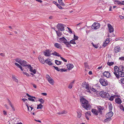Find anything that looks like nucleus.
<instances>
[{"instance_id":"45","label":"nucleus","mask_w":124,"mask_h":124,"mask_svg":"<svg viewBox=\"0 0 124 124\" xmlns=\"http://www.w3.org/2000/svg\"><path fill=\"white\" fill-rule=\"evenodd\" d=\"M50 60L49 59H46L45 60V62L46 63H47V64L49 63L50 62Z\"/></svg>"},{"instance_id":"49","label":"nucleus","mask_w":124,"mask_h":124,"mask_svg":"<svg viewBox=\"0 0 124 124\" xmlns=\"http://www.w3.org/2000/svg\"><path fill=\"white\" fill-rule=\"evenodd\" d=\"M93 46L95 48H97L98 47V46L97 44H94L92 43Z\"/></svg>"},{"instance_id":"7","label":"nucleus","mask_w":124,"mask_h":124,"mask_svg":"<svg viewBox=\"0 0 124 124\" xmlns=\"http://www.w3.org/2000/svg\"><path fill=\"white\" fill-rule=\"evenodd\" d=\"M27 63L24 60H21L20 61V64L22 66H25L27 67L28 65H27L26 64Z\"/></svg>"},{"instance_id":"43","label":"nucleus","mask_w":124,"mask_h":124,"mask_svg":"<svg viewBox=\"0 0 124 124\" xmlns=\"http://www.w3.org/2000/svg\"><path fill=\"white\" fill-rule=\"evenodd\" d=\"M12 78L16 82H18V80L15 77H13Z\"/></svg>"},{"instance_id":"18","label":"nucleus","mask_w":124,"mask_h":124,"mask_svg":"<svg viewBox=\"0 0 124 124\" xmlns=\"http://www.w3.org/2000/svg\"><path fill=\"white\" fill-rule=\"evenodd\" d=\"M68 69L69 70H71L74 67L73 65L71 64H68L67 65Z\"/></svg>"},{"instance_id":"13","label":"nucleus","mask_w":124,"mask_h":124,"mask_svg":"<svg viewBox=\"0 0 124 124\" xmlns=\"http://www.w3.org/2000/svg\"><path fill=\"white\" fill-rule=\"evenodd\" d=\"M106 92L103 91H101L99 93V95L100 96L103 98H105V95Z\"/></svg>"},{"instance_id":"60","label":"nucleus","mask_w":124,"mask_h":124,"mask_svg":"<svg viewBox=\"0 0 124 124\" xmlns=\"http://www.w3.org/2000/svg\"><path fill=\"white\" fill-rule=\"evenodd\" d=\"M23 74L27 76H29V74L25 72H23Z\"/></svg>"},{"instance_id":"1","label":"nucleus","mask_w":124,"mask_h":124,"mask_svg":"<svg viewBox=\"0 0 124 124\" xmlns=\"http://www.w3.org/2000/svg\"><path fill=\"white\" fill-rule=\"evenodd\" d=\"M80 102L81 103L82 106L83 108L87 110H89L91 108V106L89 103L88 101L84 98H81L80 100Z\"/></svg>"},{"instance_id":"9","label":"nucleus","mask_w":124,"mask_h":124,"mask_svg":"<svg viewBox=\"0 0 124 124\" xmlns=\"http://www.w3.org/2000/svg\"><path fill=\"white\" fill-rule=\"evenodd\" d=\"M103 75L104 76L107 78H109L111 76L110 73L108 71H105L103 73Z\"/></svg>"},{"instance_id":"55","label":"nucleus","mask_w":124,"mask_h":124,"mask_svg":"<svg viewBox=\"0 0 124 124\" xmlns=\"http://www.w3.org/2000/svg\"><path fill=\"white\" fill-rule=\"evenodd\" d=\"M60 58L62 60H63V61H64L65 62H67V60L65 59L64 58H63L62 57H60Z\"/></svg>"},{"instance_id":"39","label":"nucleus","mask_w":124,"mask_h":124,"mask_svg":"<svg viewBox=\"0 0 124 124\" xmlns=\"http://www.w3.org/2000/svg\"><path fill=\"white\" fill-rule=\"evenodd\" d=\"M107 64L109 66H111L114 64V62H108Z\"/></svg>"},{"instance_id":"2","label":"nucleus","mask_w":124,"mask_h":124,"mask_svg":"<svg viewBox=\"0 0 124 124\" xmlns=\"http://www.w3.org/2000/svg\"><path fill=\"white\" fill-rule=\"evenodd\" d=\"M60 40L62 41V43H64L66 46L68 47H72L71 45L69 44V42L67 41V40L64 37H63L62 38H60Z\"/></svg>"},{"instance_id":"29","label":"nucleus","mask_w":124,"mask_h":124,"mask_svg":"<svg viewBox=\"0 0 124 124\" xmlns=\"http://www.w3.org/2000/svg\"><path fill=\"white\" fill-rule=\"evenodd\" d=\"M113 108L112 105L111 103L108 104V108L109 111H111Z\"/></svg>"},{"instance_id":"64","label":"nucleus","mask_w":124,"mask_h":124,"mask_svg":"<svg viewBox=\"0 0 124 124\" xmlns=\"http://www.w3.org/2000/svg\"><path fill=\"white\" fill-rule=\"evenodd\" d=\"M85 114H86L87 115H88L91 116L90 112L89 111L87 112Z\"/></svg>"},{"instance_id":"12","label":"nucleus","mask_w":124,"mask_h":124,"mask_svg":"<svg viewBox=\"0 0 124 124\" xmlns=\"http://www.w3.org/2000/svg\"><path fill=\"white\" fill-rule=\"evenodd\" d=\"M108 27L109 31L110 33H111L113 32L114 31V29L112 26L110 24H108Z\"/></svg>"},{"instance_id":"14","label":"nucleus","mask_w":124,"mask_h":124,"mask_svg":"<svg viewBox=\"0 0 124 124\" xmlns=\"http://www.w3.org/2000/svg\"><path fill=\"white\" fill-rule=\"evenodd\" d=\"M92 112L96 116L98 115V110L94 108L92 109Z\"/></svg>"},{"instance_id":"26","label":"nucleus","mask_w":124,"mask_h":124,"mask_svg":"<svg viewBox=\"0 0 124 124\" xmlns=\"http://www.w3.org/2000/svg\"><path fill=\"white\" fill-rule=\"evenodd\" d=\"M39 58L40 62L41 63L43 64H44L45 63V61L44 59L42 58V57H40Z\"/></svg>"},{"instance_id":"28","label":"nucleus","mask_w":124,"mask_h":124,"mask_svg":"<svg viewBox=\"0 0 124 124\" xmlns=\"http://www.w3.org/2000/svg\"><path fill=\"white\" fill-rule=\"evenodd\" d=\"M52 54L54 56H56L59 57L61 56L59 54L57 53L56 51H54V53H53Z\"/></svg>"},{"instance_id":"58","label":"nucleus","mask_w":124,"mask_h":124,"mask_svg":"<svg viewBox=\"0 0 124 124\" xmlns=\"http://www.w3.org/2000/svg\"><path fill=\"white\" fill-rule=\"evenodd\" d=\"M67 28L68 29L70 32L71 33H72V31L71 29L69 27H67Z\"/></svg>"},{"instance_id":"61","label":"nucleus","mask_w":124,"mask_h":124,"mask_svg":"<svg viewBox=\"0 0 124 124\" xmlns=\"http://www.w3.org/2000/svg\"><path fill=\"white\" fill-rule=\"evenodd\" d=\"M22 100H23V101L25 102H26V101L27 102L28 101L27 99H24V98L22 99Z\"/></svg>"},{"instance_id":"59","label":"nucleus","mask_w":124,"mask_h":124,"mask_svg":"<svg viewBox=\"0 0 124 124\" xmlns=\"http://www.w3.org/2000/svg\"><path fill=\"white\" fill-rule=\"evenodd\" d=\"M10 105V106L12 108V109L14 111H15V109L14 107V106H13L12 104H11Z\"/></svg>"},{"instance_id":"47","label":"nucleus","mask_w":124,"mask_h":124,"mask_svg":"<svg viewBox=\"0 0 124 124\" xmlns=\"http://www.w3.org/2000/svg\"><path fill=\"white\" fill-rule=\"evenodd\" d=\"M16 62H18L20 64V61H21V59L19 60L18 58H16L15 59Z\"/></svg>"},{"instance_id":"40","label":"nucleus","mask_w":124,"mask_h":124,"mask_svg":"<svg viewBox=\"0 0 124 124\" xmlns=\"http://www.w3.org/2000/svg\"><path fill=\"white\" fill-rule=\"evenodd\" d=\"M119 108L120 109L122 110L123 111H124V108L122 104H120Z\"/></svg>"},{"instance_id":"31","label":"nucleus","mask_w":124,"mask_h":124,"mask_svg":"<svg viewBox=\"0 0 124 124\" xmlns=\"http://www.w3.org/2000/svg\"><path fill=\"white\" fill-rule=\"evenodd\" d=\"M35 74V75H34L32 73H31V74L33 76H34L36 78H37L39 75V74L38 73L36 72Z\"/></svg>"},{"instance_id":"8","label":"nucleus","mask_w":124,"mask_h":124,"mask_svg":"<svg viewBox=\"0 0 124 124\" xmlns=\"http://www.w3.org/2000/svg\"><path fill=\"white\" fill-rule=\"evenodd\" d=\"M44 54L45 56H49L51 55L52 54L50 53V50L49 49L46 50L45 52H44Z\"/></svg>"},{"instance_id":"52","label":"nucleus","mask_w":124,"mask_h":124,"mask_svg":"<svg viewBox=\"0 0 124 124\" xmlns=\"http://www.w3.org/2000/svg\"><path fill=\"white\" fill-rule=\"evenodd\" d=\"M25 104H26V106H27V107L28 111H30V110H29V107H30V106H28V104L27 103H25Z\"/></svg>"},{"instance_id":"19","label":"nucleus","mask_w":124,"mask_h":124,"mask_svg":"<svg viewBox=\"0 0 124 124\" xmlns=\"http://www.w3.org/2000/svg\"><path fill=\"white\" fill-rule=\"evenodd\" d=\"M115 52L116 53H117L120 51V47H116L114 48V49Z\"/></svg>"},{"instance_id":"16","label":"nucleus","mask_w":124,"mask_h":124,"mask_svg":"<svg viewBox=\"0 0 124 124\" xmlns=\"http://www.w3.org/2000/svg\"><path fill=\"white\" fill-rule=\"evenodd\" d=\"M114 74L115 75V74H117V73L119 72V70H118V67L116 66H115L114 68Z\"/></svg>"},{"instance_id":"34","label":"nucleus","mask_w":124,"mask_h":124,"mask_svg":"<svg viewBox=\"0 0 124 124\" xmlns=\"http://www.w3.org/2000/svg\"><path fill=\"white\" fill-rule=\"evenodd\" d=\"M115 2H116V3L118 4V5H124V3H122V2L118 0H116L115 1Z\"/></svg>"},{"instance_id":"48","label":"nucleus","mask_w":124,"mask_h":124,"mask_svg":"<svg viewBox=\"0 0 124 124\" xmlns=\"http://www.w3.org/2000/svg\"><path fill=\"white\" fill-rule=\"evenodd\" d=\"M114 96H111L110 97V98L108 99L111 101H112L113 100L114 98Z\"/></svg>"},{"instance_id":"4","label":"nucleus","mask_w":124,"mask_h":124,"mask_svg":"<svg viewBox=\"0 0 124 124\" xmlns=\"http://www.w3.org/2000/svg\"><path fill=\"white\" fill-rule=\"evenodd\" d=\"M100 26V24L97 23L95 22L92 25L91 28L93 30H97L98 29Z\"/></svg>"},{"instance_id":"46","label":"nucleus","mask_w":124,"mask_h":124,"mask_svg":"<svg viewBox=\"0 0 124 124\" xmlns=\"http://www.w3.org/2000/svg\"><path fill=\"white\" fill-rule=\"evenodd\" d=\"M109 43V42H106V41H105L104 43H103V46L104 47L106 46Z\"/></svg>"},{"instance_id":"51","label":"nucleus","mask_w":124,"mask_h":124,"mask_svg":"<svg viewBox=\"0 0 124 124\" xmlns=\"http://www.w3.org/2000/svg\"><path fill=\"white\" fill-rule=\"evenodd\" d=\"M28 99L29 100L32 101H35L34 99H33L32 98H31L30 97L29 98H28Z\"/></svg>"},{"instance_id":"15","label":"nucleus","mask_w":124,"mask_h":124,"mask_svg":"<svg viewBox=\"0 0 124 124\" xmlns=\"http://www.w3.org/2000/svg\"><path fill=\"white\" fill-rule=\"evenodd\" d=\"M54 46L60 49H62V47L61 45L57 43H55L54 45Z\"/></svg>"},{"instance_id":"24","label":"nucleus","mask_w":124,"mask_h":124,"mask_svg":"<svg viewBox=\"0 0 124 124\" xmlns=\"http://www.w3.org/2000/svg\"><path fill=\"white\" fill-rule=\"evenodd\" d=\"M15 65L17 66L22 71L23 70V69L22 68V66L19 64L17 63L16 62L15 63Z\"/></svg>"},{"instance_id":"11","label":"nucleus","mask_w":124,"mask_h":124,"mask_svg":"<svg viewBox=\"0 0 124 124\" xmlns=\"http://www.w3.org/2000/svg\"><path fill=\"white\" fill-rule=\"evenodd\" d=\"M113 113L112 111H110L106 114V117L111 118L113 116Z\"/></svg>"},{"instance_id":"10","label":"nucleus","mask_w":124,"mask_h":124,"mask_svg":"<svg viewBox=\"0 0 124 124\" xmlns=\"http://www.w3.org/2000/svg\"><path fill=\"white\" fill-rule=\"evenodd\" d=\"M97 108L98 113H100V114H101L102 111L103 109V108L101 106H98L97 107Z\"/></svg>"},{"instance_id":"6","label":"nucleus","mask_w":124,"mask_h":124,"mask_svg":"<svg viewBox=\"0 0 124 124\" xmlns=\"http://www.w3.org/2000/svg\"><path fill=\"white\" fill-rule=\"evenodd\" d=\"M56 27L59 30L61 31L64 30V24H58Z\"/></svg>"},{"instance_id":"44","label":"nucleus","mask_w":124,"mask_h":124,"mask_svg":"<svg viewBox=\"0 0 124 124\" xmlns=\"http://www.w3.org/2000/svg\"><path fill=\"white\" fill-rule=\"evenodd\" d=\"M53 67L54 68V69H55L57 71H60V69H59V68L58 67H55L54 66H53Z\"/></svg>"},{"instance_id":"25","label":"nucleus","mask_w":124,"mask_h":124,"mask_svg":"<svg viewBox=\"0 0 124 124\" xmlns=\"http://www.w3.org/2000/svg\"><path fill=\"white\" fill-rule=\"evenodd\" d=\"M60 30H58V31H56V33L58 37H60L62 35V34L61 32H60Z\"/></svg>"},{"instance_id":"20","label":"nucleus","mask_w":124,"mask_h":124,"mask_svg":"<svg viewBox=\"0 0 124 124\" xmlns=\"http://www.w3.org/2000/svg\"><path fill=\"white\" fill-rule=\"evenodd\" d=\"M118 68L119 71H124V67L123 66H120Z\"/></svg>"},{"instance_id":"23","label":"nucleus","mask_w":124,"mask_h":124,"mask_svg":"<svg viewBox=\"0 0 124 124\" xmlns=\"http://www.w3.org/2000/svg\"><path fill=\"white\" fill-rule=\"evenodd\" d=\"M81 110H79V111L78 110V111L77 112V113H78V118H79L81 116Z\"/></svg>"},{"instance_id":"36","label":"nucleus","mask_w":124,"mask_h":124,"mask_svg":"<svg viewBox=\"0 0 124 124\" xmlns=\"http://www.w3.org/2000/svg\"><path fill=\"white\" fill-rule=\"evenodd\" d=\"M89 85L88 84H87L86 85V86L85 87V88L86 89L88 90L87 92H90V91L89 88Z\"/></svg>"},{"instance_id":"63","label":"nucleus","mask_w":124,"mask_h":124,"mask_svg":"<svg viewBox=\"0 0 124 124\" xmlns=\"http://www.w3.org/2000/svg\"><path fill=\"white\" fill-rule=\"evenodd\" d=\"M108 58H109L108 60V62H109V61H110L111 60L110 59H111V56H110L108 57Z\"/></svg>"},{"instance_id":"32","label":"nucleus","mask_w":124,"mask_h":124,"mask_svg":"<svg viewBox=\"0 0 124 124\" xmlns=\"http://www.w3.org/2000/svg\"><path fill=\"white\" fill-rule=\"evenodd\" d=\"M58 3L63 6H65V5L64 3L62 2V0H58Z\"/></svg>"},{"instance_id":"53","label":"nucleus","mask_w":124,"mask_h":124,"mask_svg":"<svg viewBox=\"0 0 124 124\" xmlns=\"http://www.w3.org/2000/svg\"><path fill=\"white\" fill-rule=\"evenodd\" d=\"M57 7L60 9H62L63 8L59 4H57Z\"/></svg>"},{"instance_id":"27","label":"nucleus","mask_w":124,"mask_h":124,"mask_svg":"<svg viewBox=\"0 0 124 124\" xmlns=\"http://www.w3.org/2000/svg\"><path fill=\"white\" fill-rule=\"evenodd\" d=\"M74 81L75 80H74L70 83L68 87V88H69L70 89H71L72 88L73 86V85L74 83Z\"/></svg>"},{"instance_id":"17","label":"nucleus","mask_w":124,"mask_h":124,"mask_svg":"<svg viewBox=\"0 0 124 124\" xmlns=\"http://www.w3.org/2000/svg\"><path fill=\"white\" fill-rule=\"evenodd\" d=\"M115 102L116 103L118 104H121L122 102L121 99L119 98H117L115 99Z\"/></svg>"},{"instance_id":"30","label":"nucleus","mask_w":124,"mask_h":124,"mask_svg":"<svg viewBox=\"0 0 124 124\" xmlns=\"http://www.w3.org/2000/svg\"><path fill=\"white\" fill-rule=\"evenodd\" d=\"M76 44V42H75V39H73L71 40H70L69 42V44Z\"/></svg>"},{"instance_id":"50","label":"nucleus","mask_w":124,"mask_h":124,"mask_svg":"<svg viewBox=\"0 0 124 124\" xmlns=\"http://www.w3.org/2000/svg\"><path fill=\"white\" fill-rule=\"evenodd\" d=\"M74 39H75V40H77L78 39V37L76 36L75 34H74Z\"/></svg>"},{"instance_id":"21","label":"nucleus","mask_w":124,"mask_h":124,"mask_svg":"<svg viewBox=\"0 0 124 124\" xmlns=\"http://www.w3.org/2000/svg\"><path fill=\"white\" fill-rule=\"evenodd\" d=\"M48 82L51 85L53 84L54 81L50 77L48 78Z\"/></svg>"},{"instance_id":"22","label":"nucleus","mask_w":124,"mask_h":124,"mask_svg":"<svg viewBox=\"0 0 124 124\" xmlns=\"http://www.w3.org/2000/svg\"><path fill=\"white\" fill-rule=\"evenodd\" d=\"M107 118L104 119L103 121L104 123L108 122H109L111 120V118H109L108 117H106Z\"/></svg>"},{"instance_id":"5","label":"nucleus","mask_w":124,"mask_h":124,"mask_svg":"<svg viewBox=\"0 0 124 124\" xmlns=\"http://www.w3.org/2000/svg\"><path fill=\"white\" fill-rule=\"evenodd\" d=\"M124 71H119L118 74H115V76L116 78L118 79H119L120 77H124Z\"/></svg>"},{"instance_id":"54","label":"nucleus","mask_w":124,"mask_h":124,"mask_svg":"<svg viewBox=\"0 0 124 124\" xmlns=\"http://www.w3.org/2000/svg\"><path fill=\"white\" fill-rule=\"evenodd\" d=\"M120 80L122 84H124V78H121Z\"/></svg>"},{"instance_id":"56","label":"nucleus","mask_w":124,"mask_h":124,"mask_svg":"<svg viewBox=\"0 0 124 124\" xmlns=\"http://www.w3.org/2000/svg\"><path fill=\"white\" fill-rule=\"evenodd\" d=\"M119 60H121L122 61H124V57L123 56L119 57Z\"/></svg>"},{"instance_id":"33","label":"nucleus","mask_w":124,"mask_h":124,"mask_svg":"<svg viewBox=\"0 0 124 124\" xmlns=\"http://www.w3.org/2000/svg\"><path fill=\"white\" fill-rule=\"evenodd\" d=\"M55 62L56 64L58 65L61 64L62 63V62L61 61L57 60H55Z\"/></svg>"},{"instance_id":"3","label":"nucleus","mask_w":124,"mask_h":124,"mask_svg":"<svg viewBox=\"0 0 124 124\" xmlns=\"http://www.w3.org/2000/svg\"><path fill=\"white\" fill-rule=\"evenodd\" d=\"M99 81L103 86H106L108 84V81L105 79L101 78L100 79Z\"/></svg>"},{"instance_id":"38","label":"nucleus","mask_w":124,"mask_h":124,"mask_svg":"<svg viewBox=\"0 0 124 124\" xmlns=\"http://www.w3.org/2000/svg\"><path fill=\"white\" fill-rule=\"evenodd\" d=\"M27 68L30 69V71L31 72L33 70V69L32 67L30 65H28V66L27 67Z\"/></svg>"},{"instance_id":"37","label":"nucleus","mask_w":124,"mask_h":124,"mask_svg":"<svg viewBox=\"0 0 124 124\" xmlns=\"http://www.w3.org/2000/svg\"><path fill=\"white\" fill-rule=\"evenodd\" d=\"M106 94H105V98H107L108 99L110 98V95L107 92H106Z\"/></svg>"},{"instance_id":"57","label":"nucleus","mask_w":124,"mask_h":124,"mask_svg":"<svg viewBox=\"0 0 124 124\" xmlns=\"http://www.w3.org/2000/svg\"><path fill=\"white\" fill-rule=\"evenodd\" d=\"M66 71L64 69H60V71L61 72H63V71Z\"/></svg>"},{"instance_id":"42","label":"nucleus","mask_w":124,"mask_h":124,"mask_svg":"<svg viewBox=\"0 0 124 124\" xmlns=\"http://www.w3.org/2000/svg\"><path fill=\"white\" fill-rule=\"evenodd\" d=\"M38 101H40L41 104L44 103L45 102V101L43 100L42 98L38 100Z\"/></svg>"},{"instance_id":"41","label":"nucleus","mask_w":124,"mask_h":124,"mask_svg":"<svg viewBox=\"0 0 124 124\" xmlns=\"http://www.w3.org/2000/svg\"><path fill=\"white\" fill-rule=\"evenodd\" d=\"M67 112L66 111H65V110H64L62 111L61 112H59L58 113V114H66L67 113Z\"/></svg>"},{"instance_id":"62","label":"nucleus","mask_w":124,"mask_h":124,"mask_svg":"<svg viewBox=\"0 0 124 124\" xmlns=\"http://www.w3.org/2000/svg\"><path fill=\"white\" fill-rule=\"evenodd\" d=\"M31 72H33L34 74L36 72L35 69H34Z\"/></svg>"},{"instance_id":"35","label":"nucleus","mask_w":124,"mask_h":124,"mask_svg":"<svg viewBox=\"0 0 124 124\" xmlns=\"http://www.w3.org/2000/svg\"><path fill=\"white\" fill-rule=\"evenodd\" d=\"M43 107V106L41 105V104H39L37 105V109H41Z\"/></svg>"}]
</instances>
